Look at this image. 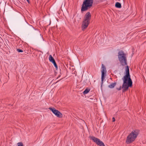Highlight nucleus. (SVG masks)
Returning a JSON list of instances; mask_svg holds the SVG:
<instances>
[{
	"mask_svg": "<svg viewBox=\"0 0 146 146\" xmlns=\"http://www.w3.org/2000/svg\"><path fill=\"white\" fill-rule=\"evenodd\" d=\"M138 134V131L137 130L133 131L128 136L126 140V142L129 144L134 141L137 138Z\"/></svg>",
	"mask_w": 146,
	"mask_h": 146,
	"instance_id": "f03ea898",
	"label": "nucleus"
},
{
	"mask_svg": "<svg viewBox=\"0 0 146 146\" xmlns=\"http://www.w3.org/2000/svg\"><path fill=\"white\" fill-rule=\"evenodd\" d=\"M90 138L94 142L100 146H105L104 143L98 138L93 136L91 137Z\"/></svg>",
	"mask_w": 146,
	"mask_h": 146,
	"instance_id": "0eeeda50",
	"label": "nucleus"
},
{
	"mask_svg": "<svg viewBox=\"0 0 146 146\" xmlns=\"http://www.w3.org/2000/svg\"><path fill=\"white\" fill-rule=\"evenodd\" d=\"M17 51L18 52H23V51L22 50L20 49H17Z\"/></svg>",
	"mask_w": 146,
	"mask_h": 146,
	"instance_id": "2eb2a0df",
	"label": "nucleus"
},
{
	"mask_svg": "<svg viewBox=\"0 0 146 146\" xmlns=\"http://www.w3.org/2000/svg\"><path fill=\"white\" fill-rule=\"evenodd\" d=\"M118 58L120 63L122 66L127 65L126 54L122 51H120L118 53Z\"/></svg>",
	"mask_w": 146,
	"mask_h": 146,
	"instance_id": "7ed1b4c3",
	"label": "nucleus"
},
{
	"mask_svg": "<svg viewBox=\"0 0 146 146\" xmlns=\"http://www.w3.org/2000/svg\"><path fill=\"white\" fill-rule=\"evenodd\" d=\"M49 109L52 111L57 117H60L62 116V114L58 110H56L54 108H49Z\"/></svg>",
	"mask_w": 146,
	"mask_h": 146,
	"instance_id": "6e6552de",
	"label": "nucleus"
},
{
	"mask_svg": "<svg viewBox=\"0 0 146 146\" xmlns=\"http://www.w3.org/2000/svg\"><path fill=\"white\" fill-rule=\"evenodd\" d=\"M112 120H113V122H114V121H115V118L114 117H113V118H112Z\"/></svg>",
	"mask_w": 146,
	"mask_h": 146,
	"instance_id": "dca6fc26",
	"label": "nucleus"
},
{
	"mask_svg": "<svg viewBox=\"0 0 146 146\" xmlns=\"http://www.w3.org/2000/svg\"><path fill=\"white\" fill-rule=\"evenodd\" d=\"M27 1L28 2V3H29V0H27Z\"/></svg>",
	"mask_w": 146,
	"mask_h": 146,
	"instance_id": "a211bd4d",
	"label": "nucleus"
},
{
	"mask_svg": "<svg viewBox=\"0 0 146 146\" xmlns=\"http://www.w3.org/2000/svg\"><path fill=\"white\" fill-rule=\"evenodd\" d=\"M115 6L117 8H121V5L119 2H117L115 4Z\"/></svg>",
	"mask_w": 146,
	"mask_h": 146,
	"instance_id": "9b49d317",
	"label": "nucleus"
},
{
	"mask_svg": "<svg viewBox=\"0 0 146 146\" xmlns=\"http://www.w3.org/2000/svg\"><path fill=\"white\" fill-rule=\"evenodd\" d=\"M116 82H114L111 83L110 85H109L108 86L109 88H113L116 85Z\"/></svg>",
	"mask_w": 146,
	"mask_h": 146,
	"instance_id": "1a4fd4ad",
	"label": "nucleus"
},
{
	"mask_svg": "<svg viewBox=\"0 0 146 146\" xmlns=\"http://www.w3.org/2000/svg\"><path fill=\"white\" fill-rule=\"evenodd\" d=\"M52 63L54 64V66L56 68H57V64H56V62L55 61L53 63Z\"/></svg>",
	"mask_w": 146,
	"mask_h": 146,
	"instance_id": "4468645a",
	"label": "nucleus"
},
{
	"mask_svg": "<svg viewBox=\"0 0 146 146\" xmlns=\"http://www.w3.org/2000/svg\"><path fill=\"white\" fill-rule=\"evenodd\" d=\"M18 146H24L23 143L22 142H19L17 143Z\"/></svg>",
	"mask_w": 146,
	"mask_h": 146,
	"instance_id": "ddd939ff",
	"label": "nucleus"
},
{
	"mask_svg": "<svg viewBox=\"0 0 146 146\" xmlns=\"http://www.w3.org/2000/svg\"><path fill=\"white\" fill-rule=\"evenodd\" d=\"M102 76H101V80H102V85L103 84V82L104 79L105 78V76H106V69L105 66L103 65H102Z\"/></svg>",
	"mask_w": 146,
	"mask_h": 146,
	"instance_id": "423d86ee",
	"label": "nucleus"
},
{
	"mask_svg": "<svg viewBox=\"0 0 146 146\" xmlns=\"http://www.w3.org/2000/svg\"><path fill=\"white\" fill-rule=\"evenodd\" d=\"M90 91V90L89 89H86L83 92L84 94H87Z\"/></svg>",
	"mask_w": 146,
	"mask_h": 146,
	"instance_id": "f8f14e48",
	"label": "nucleus"
},
{
	"mask_svg": "<svg viewBox=\"0 0 146 146\" xmlns=\"http://www.w3.org/2000/svg\"><path fill=\"white\" fill-rule=\"evenodd\" d=\"M91 18V15L90 12H87L86 14L83 22L82 28V30H84L87 27L90 23V20Z\"/></svg>",
	"mask_w": 146,
	"mask_h": 146,
	"instance_id": "20e7f679",
	"label": "nucleus"
},
{
	"mask_svg": "<svg viewBox=\"0 0 146 146\" xmlns=\"http://www.w3.org/2000/svg\"><path fill=\"white\" fill-rule=\"evenodd\" d=\"M121 87H120L119 88H117V89L118 90H121Z\"/></svg>",
	"mask_w": 146,
	"mask_h": 146,
	"instance_id": "f3484780",
	"label": "nucleus"
},
{
	"mask_svg": "<svg viewBox=\"0 0 146 146\" xmlns=\"http://www.w3.org/2000/svg\"><path fill=\"white\" fill-rule=\"evenodd\" d=\"M126 74L124 76L122 79L123 81V83L122 86V88L124 90H127L128 89L129 87H131L132 85V82L130 78L129 75V68L128 66H127L125 68Z\"/></svg>",
	"mask_w": 146,
	"mask_h": 146,
	"instance_id": "f257e3e1",
	"label": "nucleus"
},
{
	"mask_svg": "<svg viewBox=\"0 0 146 146\" xmlns=\"http://www.w3.org/2000/svg\"><path fill=\"white\" fill-rule=\"evenodd\" d=\"M49 61L52 63L55 61L54 58L52 57L51 55H50L49 56Z\"/></svg>",
	"mask_w": 146,
	"mask_h": 146,
	"instance_id": "9d476101",
	"label": "nucleus"
},
{
	"mask_svg": "<svg viewBox=\"0 0 146 146\" xmlns=\"http://www.w3.org/2000/svg\"><path fill=\"white\" fill-rule=\"evenodd\" d=\"M93 0H85L82 5L81 10L84 11L90 8L92 5Z\"/></svg>",
	"mask_w": 146,
	"mask_h": 146,
	"instance_id": "39448f33",
	"label": "nucleus"
}]
</instances>
